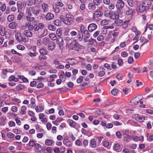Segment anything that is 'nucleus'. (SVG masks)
<instances>
[{
    "mask_svg": "<svg viewBox=\"0 0 153 153\" xmlns=\"http://www.w3.org/2000/svg\"><path fill=\"white\" fill-rule=\"evenodd\" d=\"M84 47L77 42L72 43L70 46V48L71 50H74L76 51H79L80 49L83 48Z\"/></svg>",
    "mask_w": 153,
    "mask_h": 153,
    "instance_id": "obj_1",
    "label": "nucleus"
},
{
    "mask_svg": "<svg viewBox=\"0 0 153 153\" xmlns=\"http://www.w3.org/2000/svg\"><path fill=\"white\" fill-rule=\"evenodd\" d=\"M66 24L68 25H71L73 19V16L69 14H67L65 15Z\"/></svg>",
    "mask_w": 153,
    "mask_h": 153,
    "instance_id": "obj_2",
    "label": "nucleus"
},
{
    "mask_svg": "<svg viewBox=\"0 0 153 153\" xmlns=\"http://www.w3.org/2000/svg\"><path fill=\"white\" fill-rule=\"evenodd\" d=\"M17 6L18 12L21 11L22 10V8L25 7L26 5V3L25 2L23 1L21 2L19 1L17 2Z\"/></svg>",
    "mask_w": 153,
    "mask_h": 153,
    "instance_id": "obj_3",
    "label": "nucleus"
},
{
    "mask_svg": "<svg viewBox=\"0 0 153 153\" xmlns=\"http://www.w3.org/2000/svg\"><path fill=\"white\" fill-rule=\"evenodd\" d=\"M124 2L122 0H118L116 3V7L118 10L120 11L124 7Z\"/></svg>",
    "mask_w": 153,
    "mask_h": 153,
    "instance_id": "obj_4",
    "label": "nucleus"
},
{
    "mask_svg": "<svg viewBox=\"0 0 153 153\" xmlns=\"http://www.w3.org/2000/svg\"><path fill=\"white\" fill-rule=\"evenodd\" d=\"M103 15V13L102 12L100 11L96 10L95 12L93 14V16L92 18L93 20L96 19V18H98L101 16Z\"/></svg>",
    "mask_w": 153,
    "mask_h": 153,
    "instance_id": "obj_5",
    "label": "nucleus"
},
{
    "mask_svg": "<svg viewBox=\"0 0 153 153\" xmlns=\"http://www.w3.org/2000/svg\"><path fill=\"white\" fill-rule=\"evenodd\" d=\"M48 47L49 51H53L55 48L56 44L53 42H50L48 44Z\"/></svg>",
    "mask_w": 153,
    "mask_h": 153,
    "instance_id": "obj_6",
    "label": "nucleus"
},
{
    "mask_svg": "<svg viewBox=\"0 0 153 153\" xmlns=\"http://www.w3.org/2000/svg\"><path fill=\"white\" fill-rule=\"evenodd\" d=\"M97 27V26L94 23H91L89 25L88 28V30L90 32H92L95 30Z\"/></svg>",
    "mask_w": 153,
    "mask_h": 153,
    "instance_id": "obj_7",
    "label": "nucleus"
},
{
    "mask_svg": "<svg viewBox=\"0 0 153 153\" xmlns=\"http://www.w3.org/2000/svg\"><path fill=\"white\" fill-rule=\"evenodd\" d=\"M134 11V9L128 7L126 10V13L128 15H130L131 16H133Z\"/></svg>",
    "mask_w": 153,
    "mask_h": 153,
    "instance_id": "obj_8",
    "label": "nucleus"
},
{
    "mask_svg": "<svg viewBox=\"0 0 153 153\" xmlns=\"http://www.w3.org/2000/svg\"><path fill=\"white\" fill-rule=\"evenodd\" d=\"M145 7L143 4L137 7L136 10L139 13H143L145 11Z\"/></svg>",
    "mask_w": 153,
    "mask_h": 153,
    "instance_id": "obj_9",
    "label": "nucleus"
},
{
    "mask_svg": "<svg viewBox=\"0 0 153 153\" xmlns=\"http://www.w3.org/2000/svg\"><path fill=\"white\" fill-rule=\"evenodd\" d=\"M152 3V0H144L143 4L145 7L150 6Z\"/></svg>",
    "mask_w": 153,
    "mask_h": 153,
    "instance_id": "obj_10",
    "label": "nucleus"
},
{
    "mask_svg": "<svg viewBox=\"0 0 153 153\" xmlns=\"http://www.w3.org/2000/svg\"><path fill=\"white\" fill-rule=\"evenodd\" d=\"M42 9L43 13L47 12L48 10V6L45 3H43L42 5Z\"/></svg>",
    "mask_w": 153,
    "mask_h": 153,
    "instance_id": "obj_11",
    "label": "nucleus"
},
{
    "mask_svg": "<svg viewBox=\"0 0 153 153\" xmlns=\"http://www.w3.org/2000/svg\"><path fill=\"white\" fill-rule=\"evenodd\" d=\"M24 35L27 37H31L32 36L33 33L28 30H25L23 32Z\"/></svg>",
    "mask_w": 153,
    "mask_h": 153,
    "instance_id": "obj_12",
    "label": "nucleus"
},
{
    "mask_svg": "<svg viewBox=\"0 0 153 153\" xmlns=\"http://www.w3.org/2000/svg\"><path fill=\"white\" fill-rule=\"evenodd\" d=\"M54 18V15L52 13H49L47 14L45 16L46 20H50Z\"/></svg>",
    "mask_w": 153,
    "mask_h": 153,
    "instance_id": "obj_13",
    "label": "nucleus"
},
{
    "mask_svg": "<svg viewBox=\"0 0 153 153\" xmlns=\"http://www.w3.org/2000/svg\"><path fill=\"white\" fill-rule=\"evenodd\" d=\"M139 102V99L138 98V97H135L131 101V102L134 105H137Z\"/></svg>",
    "mask_w": 153,
    "mask_h": 153,
    "instance_id": "obj_14",
    "label": "nucleus"
},
{
    "mask_svg": "<svg viewBox=\"0 0 153 153\" xmlns=\"http://www.w3.org/2000/svg\"><path fill=\"white\" fill-rule=\"evenodd\" d=\"M15 37L16 39L19 42H21L22 36H21L20 32L17 33L15 34Z\"/></svg>",
    "mask_w": 153,
    "mask_h": 153,
    "instance_id": "obj_15",
    "label": "nucleus"
},
{
    "mask_svg": "<svg viewBox=\"0 0 153 153\" xmlns=\"http://www.w3.org/2000/svg\"><path fill=\"white\" fill-rule=\"evenodd\" d=\"M33 8H34V7H30L26 9L25 13L26 16L30 15L32 14L31 11H32V10Z\"/></svg>",
    "mask_w": 153,
    "mask_h": 153,
    "instance_id": "obj_16",
    "label": "nucleus"
},
{
    "mask_svg": "<svg viewBox=\"0 0 153 153\" xmlns=\"http://www.w3.org/2000/svg\"><path fill=\"white\" fill-rule=\"evenodd\" d=\"M5 28L3 26L0 25V34L1 36H4L5 33Z\"/></svg>",
    "mask_w": 153,
    "mask_h": 153,
    "instance_id": "obj_17",
    "label": "nucleus"
},
{
    "mask_svg": "<svg viewBox=\"0 0 153 153\" xmlns=\"http://www.w3.org/2000/svg\"><path fill=\"white\" fill-rule=\"evenodd\" d=\"M94 3H90L88 5V9L91 10H94L96 9V6Z\"/></svg>",
    "mask_w": 153,
    "mask_h": 153,
    "instance_id": "obj_18",
    "label": "nucleus"
},
{
    "mask_svg": "<svg viewBox=\"0 0 153 153\" xmlns=\"http://www.w3.org/2000/svg\"><path fill=\"white\" fill-rule=\"evenodd\" d=\"M6 4L0 1V10L2 12H4L6 9Z\"/></svg>",
    "mask_w": 153,
    "mask_h": 153,
    "instance_id": "obj_19",
    "label": "nucleus"
},
{
    "mask_svg": "<svg viewBox=\"0 0 153 153\" xmlns=\"http://www.w3.org/2000/svg\"><path fill=\"white\" fill-rule=\"evenodd\" d=\"M70 126L72 127H74L76 125V123L73 120L69 119L67 121Z\"/></svg>",
    "mask_w": 153,
    "mask_h": 153,
    "instance_id": "obj_20",
    "label": "nucleus"
},
{
    "mask_svg": "<svg viewBox=\"0 0 153 153\" xmlns=\"http://www.w3.org/2000/svg\"><path fill=\"white\" fill-rule=\"evenodd\" d=\"M66 62L69 65H72L75 62V60L73 59L68 58L66 60Z\"/></svg>",
    "mask_w": 153,
    "mask_h": 153,
    "instance_id": "obj_21",
    "label": "nucleus"
},
{
    "mask_svg": "<svg viewBox=\"0 0 153 153\" xmlns=\"http://www.w3.org/2000/svg\"><path fill=\"white\" fill-rule=\"evenodd\" d=\"M123 22L119 19H116L115 21V23L118 26H121L123 24Z\"/></svg>",
    "mask_w": 153,
    "mask_h": 153,
    "instance_id": "obj_22",
    "label": "nucleus"
},
{
    "mask_svg": "<svg viewBox=\"0 0 153 153\" xmlns=\"http://www.w3.org/2000/svg\"><path fill=\"white\" fill-rule=\"evenodd\" d=\"M63 143L64 145L68 147H71L72 145V143L69 140L63 141Z\"/></svg>",
    "mask_w": 153,
    "mask_h": 153,
    "instance_id": "obj_23",
    "label": "nucleus"
},
{
    "mask_svg": "<svg viewBox=\"0 0 153 153\" xmlns=\"http://www.w3.org/2000/svg\"><path fill=\"white\" fill-rule=\"evenodd\" d=\"M26 18L27 21L30 22L33 21L35 19L34 17L33 16L32 14L30 15L26 16Z\"/></svg>",
    "mask_w": 153,
    "mask_h": 153,
    "instance_id": "obj_24",
    "label": "nucleus"
},
{
    "mask_svg": "<svg viewBox=\"0 0 153 153\" xmlns=\"http://www.w3.org/2000/svg\"><path fill=\"white\" fill-rule=\"evenodd\" d=\"M35 110L36 112H42L44 108L42 105L37 106L36 107Z\"/></svg>",
    "mask_w": 153,
    "mask_h": 153,
    "instance_id": "obj_25",
    "label": "nucleus"
},
{
    "mask_svg": "<svg viewBox=\"0 0 153 153\" xmlns=\"http://www.w3.org/2000/svg\"><path fill=\"white\" fill-rule=\"evenodd\" d=\"M120 148V145L118 143H116L114 146L113 149L114 150L118 152H119Z\"/></svg>",
    "mask_w": 153,
    "mask_h": 153,
    "instance_id": "obj_26",
    "label": "nucleus"
},
{
    "mask_svg": "<svg viewBox=\"0 0 153 153\" xmlns=\"http://www.w3.org/2000/svg\"><path fill=\"white\" fill-rule=\"evenodd\" d=\"M123 136L124 141L126 142H129V140L128 139V137H130L129 135L123 132Z\"/></svg>",
    "mask_w": 153,
    "mask_h": 153,
    "instance_id": "obj_27",
    "label": "nucleus"
},
{
    "mask_svg": "<svg viewBox=\"0 0 153 153\" xmlns=\"http://www.w3.org/2000/svg\"><path fill=\"white\" fill-rule=\"evenodd\" d=\"M9 27L11 29H14L16 28L17 26V24L14 22H12L10 23L9 24Z\"/></svg>",
    "mask_w": 153,
    "mask_h": 153,
    "instance_id": "obj_28",
    "label": "nucleus"
},
{
    "mask_svg": "<svg viewBox=\"0 0 153 153\" xmlns=\"http://www.w3.org/2000/svg\"><path fill=\"white\" fill-rule=\"evenodd\" d=\"M90 145L92 148H95L96 146V140L94 139H91L90 141Z\"/></svg>",
    "mask_w": 153,
    "mask_h": 153,
    "instance_id": "obj_29",
    "label": "nucleus"
},
{
    "mask_svg": "<svg viewBox=\"0 0 153 153\" xmlns=\"http://www.w3.org/2000/svg\"><path fill=\"white\" fill-rule=\"evenodd\" d=\"M39 52L42 55L44 56L47 54V51L45 49L41 48L39 50Z\"/></svg>",
    "mask_w": 153,
    "mask_h": 153,
    "instance_id": "obj_30",
    "label": "nucleus"
},
{
    "mask_svg": "<svg viewBox=\"0 0 153 153\" xmlns=\"http://www.w3.org/2000/svg\"><path fill=\"white\" fill-rule=\"evenodd\" d=\"M27 110V107L25 105L22 106L21 107V110L20 111V113L22 115H23L26 113Z\"/></svg>",
    "mask_w": 153,
    "mask_h": 153,
    "instance_id": "obj_31",
    "label": "nucleus"
},
{
    "mask_svg": "<svg viewBox=\"0 0 153 153\" xmlns=\"http://www.w3.org/2000/svg\"><path fill=\"white\" fill-rule=\"evenodd\" d=\"M49 37L51 39L53 40H55L57 39L56 35L54 33L50 34L49 35Z\"/></svg>",
    "mask_w": 153,
    "mask_h": 153,
    "instance_id": "obj_32",
    "label": "nucleus"
},
{
    "mask_svg": "<svg viewBox=\"0 0 153 153\" xmlns=\"http://www.w3.org/2000/svg\"><path fill=\"white\" fill-rule=\"evenodd\" d=\"M77 39L79 41H81L82 40L83 35L81 32H80L79 31H78V33L77 36Z\"/></svg>",
    "mask_w": 153,
    "mask_h": 153,
    "instance_id": "obj_33",
    "label": "nucleus"
},
{
    "mask_svg": "<svg viewBox=\"0 0 153 153\" xmlns=\"http://www.w3.org/2000/svg\"><path fill=\"white\" fill-rule=\"evenodd\" d=\"M54 141L50 139H47L45 141V144L48 146H51L52 145Z\"/></svg>",
    "mask_w": 153,
    "mask_h": 153,
    "instance_id": "obj_34",
    "label": "nucleus"
},
{
    "mask_svg": "<svg viewBox=\"0 0 153 153\" xmlns=\"http://www.w3.org/2000/svg\"><path fill=\"white\" fill-rule=\"evenodd\" d=\"M65 76V74L64 71L61 72V74L59 76V78L61 80H63L65 81L66 78Z\"/></svg>",
    "mask_w": 153,
    "mask_h": 153,
    "instance_id": "obj_35",
    "label": "nucleus"
},
{
    "mask_svg": "<svg viewBox=\"0 0 153 153\" xmlns=\"http://www.w3.org/2000/svg\"><path fill=\"white\" fill-rule=\"evenodd\" d=\"M42 42L45 45H47L49 42V38L47 37L44 38L42 40Z\"/></svg>",
    "mask_w": 153,
    "mask_h": 153,
    "instance_id": "obj_36",
    "label": "nucleus"
},
{
    "mask_svg": "<svg viewBox=\"0 0 153 153\" xmlns=\"http://www.w3.org/2000/svg\"><path fill=\"white\" fill-rule=\"evenodd\" d=\"M53 9L54 11L56 13H59L60 11V7L55 5L53 6Z\"/></svg>",
    "mask_w": 153,
    "mask_h": 153,
    "instance_id": "obj_37",
    "label": "nucleus"
},
{
    "mask_svg": "<svg viewBox=\"0 0 153 153\" xmlns=\"http://www.w3.org/2000/svg\"><path fill=\"white\" fill-rule=\"evenodd\" d=\"M61 22L59 19H56L54 21V24L57 26H59L61 25Z\"/></svg>",
    "mask_w": 153,
    "mask_h": 153,
    "instance_id": "obj_38",
    "label": "nucleus"
},
{
    "mask_svg": "<svg viewBox=\"0 0 153 153\" xmlns=\"http://www.w3.org/2000/svg\"><path fill=\"white\" fill-rule=\"evenodd\" d=\"M14 19V16L12 15H10L8 16L7 17V20L9 22H11Z\"/></svg>",
    "mask_w": 153,
    "mask_h": 153,
    "instance_id": "obj_39",
    "label": "nucleus"
},
{
    "mask_svg": "<svg viewBox=\"0 0 153 153\" xmlns=\"http://www.w3.org/2000/svg\"><path fill=\"white\" fill-rule=\"evenodd\" d=\"M84 78V77L83 76H80L76 80L77 83H80L82 82Z\"/></svg>",
    "mask_w": 153,
    "mask_h": 153,
    "instance_id": "obj_40",
    "label": "nucleus"
},
{
    "mask_svg": "<svg viewBox=\"0 0 153 153\" xmlns=\"http://www.w3.org/2000/svg\"><path fill=\"white\" fill-rule=\"evenodd\" d=\"M62 31L60 29H57L56 30V33L57 36L59 37H60L62 35Z\"/></svg>",
    "mask_w": 153,
    "mask_h": 153,
    "instance_id": "obj_41",
    "label": "nucleus"
},
{
    "mask_svg": "<svg viewBox=\"0 0 153 153\" xmlns=\"http://www.w3.org/2000/svg\"><path fill=\"white\" fill-rule=\"evenodd\" d=\"M34 9V8H33L32 10V13L35 15L37 16L39 13L40 10H36Z\"/></svg>",
    "mask_w": 153,
    "mask_h": 153,
    "instance_id": "obj_42",
    "label": "nucleus"
},
{
    "mask_svg": "<svg viewBox=\"0 0 153 153\" xmlns=\"http://www.w3.org/2000/svg\"><path fill=\"white\" fill-rule=\"evenodd\" d=\"M83 34L84 35V37H85L87 39L89 38L90 36V34L87 30L85 32V33Z\"/></svg>",
    "mask_w": 153,
    "mask_h": 153,
    "instance_id": "obj_43",
    "label": "nucleus"
},
{
    "mask_svg": "<svg viewBox=\"0 0 153 153\" xmlns=\"http://www.w3.org/2000/svg\"><path fill=\"white\" fill-rule=\"evenodd\" d=\"M75 144L78 146H81L82 145V142L79 139H78L76 141Z\"/></svg>",
    "mask_w": 153,
    "mask_h": 153,
    "instance_id": "obj_44",
    "label": "nucleus"
},
{
    "mask_svg": "<svg viewBox=\"0 0 153 153\" xmlns=\"http://www.w3.org/2000/svg\"><path fill=\"white\" fill-rule=\"evenodd\" d=\"M118 90L117 89L115 88L114 89L111 91L112 94L114 96L116 95L118 92Z\"/></svg>",
    "mask_w": 153,
    "mask_h": 153,
    "instance_id": "obj_45",
    "label": "nucleus"
},
{
    "mask_svg": "<svg viewBox=\"0 0 153 153\" xmlns=\"http://www.w3.org/2000/svg\"><path fill=\"white\" fill-rule=\"evenodd\" d=\"M102 2V0H94V3L97 6L99 5Z\"/></svg>",
    "mask_w": 153,
    "mask_h": 153,
    "instance_id": "obj_46",
    "label": "nucleus"
},
{
    "mask_svg": "<svg viewBox=\"0 0 153 153\" xmlns=\"http://www.w3.org/2000/svg\"><path fill=\"white\" fill-rule=\"evenodd\" d=\"M107 29L108 28L106 27V26L103 27L102 30V33L103 34H106L107 32Z\"/></svg>",
    "mask_w": 153,
    "mask_h": 153,
    "instance_id": "obj_47",
    "label": "nucleus"
},
{
    "mask_svg": "<svg viewBox=\"0 0 153 153\" xmlns=\"http://www.w3.org/2000/svg\"><path fill=\"white\" fill-rule=\"evenodd\" d=\"M36 141L32 140H30L28 143L29 145L30 146H35Z\"/></svg>",
    "mask_w": 153,
    "mask_h": 153,
    "instance_id": "obj_48",
    "label": "nucleus"
},
{
    "mask_svg": "<svg viewBox=\"0 0 153 153\" xmlns=\"http://www.w3.org/2000/svg\"><path fill=\"white\" fill-rule=\"evenodd\" d=\"M129 22V21H126L123 22V24L122 25V27L123 28H125L126 27H127L128 26V24Z\"/></svg>",
    "mask_w": 153,
    "mask_h": 153,
    "instance_id": "obj_49",
    "label": "nucleus"
},
{
    "mask_svg": "<svg viewBox=\"0 0 153 153\" xmlns=\"http://www.w3.org/2000/svg\"><path fill=\"white\" fill-rule=\"evenodd\" d=\"M108 22L107 19H104L101 21V24L102 25H105L107 24Z\"/></svg>",
    "mask_w": 153,
    "mask_h": 153,
    "instance_id": "obj_50",
    "label": "nucleus"
},
{
    "mask_svg": "<svg viewBox=\"0 0 153 153\" xmlns=\"http://www.w3.org/2000/svg\"><path fill=\"white\" fill-rule=\"evenodd\" d=\"M127 2L130 7H132L134 4V1L132 0H127Z\"/></svg>",
    "mask_w": 153,
    "mask_h": 153,
    "instance_id": "obj_51",
    "label": "nucleus"
},
{
    "mask_svg": "<svg viewBox=\"0 0 153 153\" xmlns=\"http://www.w3.org/2000/svg\"><path fill=\"white\" fill-rule=\"evenodd\" d=\"M76 22H77L78 23H80L82 22L83 20V18L81 17V16L77 17L76 19Z\"/></svg>",
    "mask_w": 153,
    "mask_h": 153,
    "instance_id": "obj_52",
    "label": "nucleus"
},
{
    "mask_svg": "<svg viewBox=\"0 0 153 153\" xmlns=\"http://www.w3.org/2000/svg\"><path fill=\"white\" fill-rule=\"evenodd\" d=\"M108 17L112 19H115L114 14V13L112 12V11H111V12H110V13Z\"/></svg>",
    "mask_w": 153,
    "mask_h": 153,
    "instance_id": "obj_53",
    "label": "nucleus"
},
{
    "mask_svg": "<svg viewBox=\"0 0 153 153\" xmlns=\"http://www.w3.org/2000/svg\"><path fill=\"white\" fill-rule=\"evenodd\" d=\"M123 77V76L122 75L120 74H117L116 76V78L118 79L122 80V77Z\"/></svg>",
    "mask_w": 153,
    "mask_h": 153,
    "instance_id": "obj_54",
    "label": "nucleus"
},
{
    "mask_svg": "<svg viewBox=\"0 0 153 153\" xmlns=\"http://www.w3.org/2000/svg\"><path fill=\"white\" fill-rule=\"evenodd\" d=\"M111 11L109 10L106 11L104 13V15L105 16L109 17L110 14V12H111Z\"/></svg>",
    "mask_w": 153,
    "mask_h": 153,
    "instance_id": "obj_55",
    "label": "nucleus"
},
{
    "mask_svg": "<svg viewBox=\"0 0 153 153\" xmlns=\"http://www.w3.org/2000/svg\"><path fill=\"white\" fill-rule=\"evenodd\" d=\"M138 119H139V120L138 121L140 122H141L145 120V117L144 116H141L139 115Z\"/></svg>",
    "mask_w": 153,
    "mask_h": 153,
    "instance_id": "obj_56",
    "label": "nucleus"
},
{
    "mask_svg": "<svg viewBox=\"0 0 153 153\" xmlns=\"http://www.w3.org/2000/svg\"><path fill=\"white\" fill-rule=\"evenodd\" d=\"M19 14L18 15L17 17V19L18 20H20L22 18L23 16V13L21 12V11H19Z\"/></svg>",
    "mask_w": 153,
    "mask_h": 153,
    "instance_id": "obj_57",
    "label": "nucleus"
},
{
    "mask_svg": "<svg viewBox=\"0 0 153 153\" xmlns=\"http://www.w3.org/2000/svg\"><path fill=\"white\" fill-rule=\"evenodd\" d=\"M105 74V72L104 71H100L98 73V76H102Z\"/></svg>",
    "mask_w": 153,
    "mask_h": 153,
    "instance_id": "obj_58",
    "label": "nucleus"
},
{
    "mask_svg": "<svg viewBox=\"0 0 153 153\" xmlns=\"http://www.w3.org/2000/svg\"><path fill=\"white\" fill-rule=\"evenodd\" d=\"M59 38L56 39V43L57 44H58L60 42L63 41V39L62 38L59 37Z\"/></svg>",
    "mask_w": 153,
    "mask_h": 153,
    "instance_id": "obj_59",
    "label": "nucleus"
},
{
    "mask_svg": "<svg viewBox=\"0 0 153 153\" xmlns=\"http://www.w3.org/2000/svg\"><path fill=\"white\" fill-rule=\"evenodd\" d=\"M134 61L133 58L132 56H129L128 59V62L129 64L132 63Z\"/></svg>",
    "mask_w": 153,
    "mask_h": 153,
    "instance_id": "obj_60",
    "label": "nucleus"
},
{
    "mask_svg": "<svg viewBox=\"0 0 153 153\" xmlns=\"http://www.w3.org/2000/svg\"><path fill=\"white\" fill-rule=\"evenodd\" d=\"M17 48L19 50H23L25 49V47L22 45H18L17 46Z\"/></svg>",
    "mask_w": 153,
    "mask_h": 153,
    "instance_id": "obj_61",
    "label": "nucleus"
},
{
    "mask_svg": "<svg viewBox=\"0 0 153 153\" xmlns=\"http://www.w3.org/2000/svg\"><path fill=\"white\" fill-rule=\"evenodd\" d=\"M63 41L61 42H60L59 43L58 45H59V49L60 50H62L63 48Z\"/></svg>",
    "mask_w": 153,
    "mask_h": 153,
    "instance_id": "obj_62",
    "label": "nucleus"
},
{
    "mask_svg": "<svg viewBox=\"0 0 153 153\" xmlns=\"http://www.w3.org/2000/svg\"><path fill=\"white\" fill-rule=\"evenodd\" d=\"M7 137L10 138H13L14 136V134L11 132H9L7 134Z\"/></svg>",
    "mask_w": 153,
    "mask_h": 153,
    "instance_id": "obj_63",
    "label": "nucleus"
},
{
    "mask_svg": "<svg viewBox=\"0 0 153 153\" xmlns=\"http://www.w3.org/2000/svg\"><path fill=\"white\" fill-rule=\"evenodd\" d=\"M48 28L51 30H54L56 28L53 25H49L48 26Z\"/></svg>",
    "mask_w": 153,
    "mask_h": 153,
    "instance_id": "obj_64",
    "label": "nucleus"
}]
</instances>
